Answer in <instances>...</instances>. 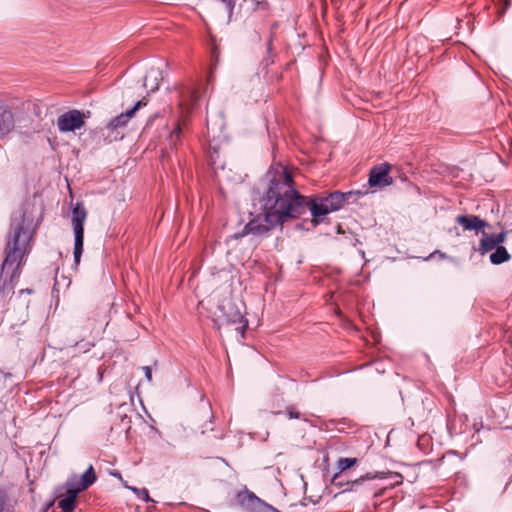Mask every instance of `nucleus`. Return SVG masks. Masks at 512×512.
Returning <instances> with one entry per match:
<instances>
[{"instance_id":"f257e3e1","label":"nucleus","mask_w":512,"mask_h":512,"mask_svg":"<svg viewBox=\"0 0 512 512\" xmlns=\"http://www.w3.org/2000/svg\"><path fill=\"white\" fill-rule=\"evenodd\" d=\"M38 228L29 204L24 205L19 217H14L5 237L4 259L0 266V304H8L22 273L27 257L32 251Z\"/></svg>"},{"instance_id":"f03ea898","label":"nucleus","mask_w":512,"mask_h":512,"mask_svg":"<svg viewBox=\"0 0 512 512\" xmlns=\"http://www.w3.org/2000/svg\"><path fill=\"white\" fill-rule=\"evenodd\" d=\"M268 187L260 202L264 210L262 216L250 220L241 232L234 235L236 239L252 234L263 236L276 226L283 225L289 219H296L303 210V206L295 198L290 201L287 193L293 190L285 183V176L276 177L274 167H271L267 174Z\"/></svg>"},{"instance_id":"7ed1b4c3","label":"nucleus","mask_w":512,"mask_h":512,"mask_svg":"<svg viewBox=\"0 0 512 512\" xmlns=\"http://www.w3.org/2000/svg\"><path fill=\"white\" fill-rule=\"evenodd\" d=\"M274 168L276 171V177L281 178V177L285 176L287 178V179H285V183L293 190L294 195H292V193H287L288 194L287 198L289 200H290V198L291 199L295 198L303 206V210H301V212L299 213V217L301 215H303L307 209H309L311 212L312 218H313L312 222L314 223V225H318L319 223H321L325 219V217L330 213L326 203H324L321 196L313 195V196L307 197V196L301 195L295 189L293 177L288 172V170L283 166H277Z\"/></svg>"},{"instance_id":"20e7f679","label":"nucleus","mask_w":512,"mask_h":512,"mask_svg":"<svg viewBox=\"0 0 512 512\" xmlns=\"http://www.w3.org/2000/svg\"><path fill=\"white\" fill-rule=\"evenodd\" d=\"M96 479V473L92 465L81 476L72 475L63 486L65 495H58V507L62 512H73L76 508L78 494L93 485Z\"/></svg>"},{"instance_id":"39448f33","label":"nucleus","mask_w":512,"mask_h":512,"mask_svg":"<svg viewBox=\"0 0 512 512\" xmlns=\"http://www.w3.org/2000/svg\"><path fill=\"white\" fill-rule=\"evenodd\" d=\"M213 321L218 328L222 326L236 325L235 330L244 337L248 328V320L242 314L241 309L231 298H224L216 307Z\"/></svg>"},{"instance_id":"423d86ee","label":"nucleus","mask_w":512,"mask_h":512,"mask_svg":"<svg viewBox=\"0 0 512 512\" xmlns=\"http://www.w3.org/2000/svg\"><path fill=\"white\" fill-rule=\"evenodd\" d=\"M87 218V211L82 202H77L72 211V225L74 232V262L80 263L84 245V223Z\"/></svg>"},{"instance_id":"0eeeda50","label":"nucleus","mask_w":512,"mask_h":512,"mask_svg":"<svg viewBox=\"0 0 512 512\" xmlns=\"http://www.w3.org/2000/svg\"><path fill=\"white\" fill-rule=\"evenodd\" d=\"M145 105L146 102L140 100L125 113H121L120 115L112 118L105 127L108 131L107 138H109L110 141L121 140L123 138V134L119 132V129L125 128L129 120L135 115L136 111Z\"/></svg>"},{"instance_id":"6e6552de","label":"nucleus","mask_w":512,"mask_h":512,"mask_svg":"<svg viewBox=\"0 0 512 512\" xmlns=\"http://www.w3.org/2000/svg\"><path fill=\"white\" fill-rule=\"evenodd\" d=\"M85 114L77 109H71L57 118V128L61 133L74 132L85 125Z\"/></svg>"},{"instance_id":"1a4fd4ad","label":"nucleus","mask_w":512,"mask_h":512,"mask_svg":"<svg viewBox=\"0 0 512 512\" xmlns=\"http://www.w3.org/2000/svg\"><path fill=\"white\" fill-rule=\"evenodd\" d=\"M237 501L245 512H269V509H272L270 504L257 497L247 488L238 492Z\"/></svg>"},{"instance_id":"9d476101","label":"nucleus","mask_w":512,"mask_h":512,"mask_svg":"<svg viewBox=\"0 0 512 512\" xmlns=\"http://www.w3.org/2000/svg\"><path fill=\"white\" fill-rule=\"evenodd\" d=\"M391 165L382 163L372 167L369 173L368 184L370 187L382 189L393 184V178L389 175Z\"/></svg>"},{"instance_id":"9b49d317","label":"nucleus","mask_w":512,"mask_h":512,"mask_svg":"<svg viewBox=\"0 0 512 512\" xmlns=\"http://www.w3.org/2000/svg\"><path fill=\"white\" fill-rule=\"evenodd\" d=\"M16 127L15 114L12 109L0 101V141L7 138Z\"/></svg>"},{"instance_id":"f8f14e48","label":"nucleus","mask_w":512,"mask_h":512,"mask_svg":"<svg viewBox=\"0 0 512 512\" xmlns=\"http://www.w3.org/2000/svg\"><path fill=\"white\" fill-rule=\"evenodd\" d=\"M354 194L362 195V192L350 191L347 193H342L340 191H334L332 193H329L326 196H321V198L323 199L324 203H326V205L329 209V212L331 213V212L338 211L339 209H341L343 207L345 201L347 199H349L350 197H352Z\"/></svg>"},{"instance_id":"ddd939ff","label":"nucleus","mask_w":512,"mask_h":512,"mask_svg":"<svg viewBox=\"0 0 512 512\" xmlns=\"http://www.w3.org/2000/svg\"><path fill=\"white\" fill-rule=\"evenodd\" d=\"M456 222L465 230L469 231H481L488 226V223L485 220H482L475 215H459L456 217Z\"/></svg>"},{"instance_id":"4468645a","label":"nucleus","mask_w":512,"mask_h":512,"mask_svg":"<svg viewBox=\"0 0 512 512\" xmlns=\"http://www.w3.org/2000/svg\"><path fill=\"white\" fill-rule=\"evenodd\" d=\"M383 475H384L383 472H377L375 474L366 473L365 475H362L359 478H356L353 480H347L346 481L347 487L344 488L341 491V493L359 491L360 487L364 484L365 481L376 479V478H383Z\"/></svg>"},{"instance_id":"2eb2a0df","label":"nucleus","mask_w":512,"mask_h":512,"mask_svg":"<svg viewBox=\"0 0 512 512\" xmlns=\"http://www.w3.org/2000/svg\"><path fill=\"white\" fill-rule=\"evenodd\" d=\"M496 247H498V244L496 243L494 234H487L484 232L479 244L480 253L483 255Z\"/></svg>"},{"instance_id":"dca6fc26","label":"nucleus","mask_w":512,"mask_h":512,"mask_svg":"<svg viewBox=\"0 0 512 512\" xmlns=\"http://www.w3.org/2000/svg\"><path fill=\"white\" fill-rule=\"evenodd\" d=\"M511 258L510 254L504 246H498L495 251L490 255V261L494 265L502 264Z\"/></svg>"},{"instance_id":"f3484780","label":"nucleus","mask_w":512,"mask_h":512,"mask_svg":"<svg viewBox=\"0 0 512 512\" xmlns=\"http://www.w3.org/2000/svg\"><path fill=\"white\" fill-rule=\"evenodd\" d=\"M160 72L155 69H150L144 78V86L149 87L150 91L158 89L159 83L157 82Z\"/></svg>"},{"instance_id":"a211bd4d","label":"nucleus","mask_w":512,"mask_h":512,"mask_svg":"<svg viewBox=\"0 0 512 512\" xmlns=\"http://www.w3.org/2000/svg\"><path fill=\"white\" fill-rule=\"evenodd\" d=\"M357 461V458H339L337 461L338 473L344 474V472L353 467Z\"/></svg>"},{"instance_id":"6ab92c4d","label":"nucleus","mask_w":512,"mask_h":512,"mask_svg":"<svg viewBox=\"0 0 512 512\" xmlns=\"http://www.w3.org/2000/svg\"><path fill=\"white\" fill-rule=\"evenodd\" d=\"M181 127L179 124L170 132L167 142L171 149L175 148L180 142Z\"/></svg>"},{"instance_id":"aec40b11","label":"nucleus","mask_w":512,"mask_h":512,"mask_svg":"<svg viewBox=\"0 0 512 512\" xmlns=\"http://www.w3.org/2000/svg\"><path fill=\"white\" fill-rule=\"evenodd\" d=\"M384 475H383V478H389L391 479V483L389 484L390 487H395V486H398L400 484H402L403 482V476L400 474V473H397V472H383Z\"/></svg>"},{"instance_id":"412c9836","label":"nucleus","mask_w":512,"mask_h":512,"mask_svg":"<svg viewBox=\"0 0 512 512\" xmlns=\"http://www.w3.org/2000/svg\"><path fill=\"white\" fill-rule=\"evenodd\" d=\"M346 481L347 480L343 479V474L336 472L332 476L330 483H331V485H333L335 487H339V488L345 487L346 488L347 487Z\"/></svg>"},{"instance_id":"4be33fe9","label":"nucleus","mask_w":512,"mask_h":512,"mask_svg":"<svg viewBox=\"0 0 512 512\" xmlns=\"http://www.w3.org/2000/svg\"><path fill=\"white\" fill-rule=\"evenodd\" d=\"M132 491L138 495L140 499H142L144 502H150L152 499L149 496V492L146 488H132Z\"/></svg>"},{"instance_id":"5701e85b","label":"nucleus","mask_w":512,"mask_h":512,"mask_svg":"<svg viewBox=\"0 0 512 512\" xmlns=\"http://www.w3.org/2000/svg\"><path fill=\"white\" fill-rule=\"evenodd\" d=\"M285 412L289 419H303L306 421V418L302 417L294 406H288Z\"/></svg>"},{"instance_id":"b1692460","label":"nucleus","mask_w":512,"mask_h":512,"mask_svg":"<svg viewBox=\"0 0 512 512\" xmlns=\"http://www.w3.org/2000/svg\"><path fill=\"white\" fill-rule=\"evenodd\" d=\"M506 237H507V233L505 231H502L499 234H494V238H495L496 243L498 244V246H501L500 244L505 242Z\"/></svg>"},{"instance_id":"393cba45","label":"nucleus","mask_w":512,"mask_h":512,"mask_svg":"<svg viewBox=\"0 0 512 512\" xmlns=\"http://www.w3.org/2000/svg\"><path fill=\"white\" fill-rule=\"evenodd\" d=\"M142 370H143V372L145 374V378L147 379V381L149 383H151L152 382V369H151V367L150 366H143Z\"/></svg>"},{"instance_id":"a878e982","label":"nucleus","mask_w":512,"mask_h":512,"mask_svg":"<svg viewBox=\"0 0 512 512\" xmlns=\"http://www.w3.org/2000/svg\"><path fill=\"white\" fill-rule=\"evenodd\" d=\"M187 94H189V97L191 98L192 101L197 100V92L195 90H188Z\"/></svg>"},{"instance_id":"bb28decb","label":"nucleus","mask_w":512,"mask_h":512,"mask_svg":"<svg viewBox=\"0 0 512 512\" xmlns=\"http://www.w3.org/2000/svg\"><path fill=\"white\" fill-rule=\"evenodd\" d=\"M5 505H6V498L4 496H0V512L4 511Z\"/></svg>"},{"instance_id":"cd10ccee","label":"nucleus","mask_w":512,"mask_h":512,"mask_svg":"<svg viewBox=\"0 0 512 512\" xmlns=\"http://www.w3.org/2000/svg\"><path fill=\"white\" fill-rule=\"evenodd\" d=\"M500 2H503V9L501 11V13H504L506 9H508V7L510 6V0H499Z\"/></svg>"},{"instance_id":"c85d7f7f","label":"nucleus","mask_w":512,"mask_h":512,"mask_svg":"<svg viewBox=\"0 0 512 512\" xmlns=\"http://www.w3.org/2000/svg\"><path fill=\"white\" fill-rule=\"evenodd\" d=\"M91 346H93L91 343L86 342L81 346V349H83L84 352H87L90 350Z\"/></svg>"},{"instance_id":"c756f323","label":"nucleus","mask_w":512,"mask_h":512,"mask_svg":"<svg viewBox=\"0 0 512 512\" xmlns=\"http://www.w3.org/2000/svg\"><path fill=\"white\" fill-rule=\"evenodd\" d=\"M33 293V290L32 289H29V288H26V289H21L19 291V295H23V294H32Z\"/></svg>"},{"instance_id":"7c9ffc66","label":"nucleus","mask_w":512,"mask_h":512,"mask_svg":"<svg viewBox=\"0 0 512 512\" xmlns=\"http://www.w3.org/2000/svg\"><path fill=\"white\" fill-rule=\"evenodd\" d=\"M269 512H281V511H279L278 509H276V508H274V507L272 506V509H269Z\"/></svg>"},{"instance_id":"2f4dec72","label":"nucleus","mask_w":512,"mask_h":512,"mask_svg":"<svg viewBox=\"0 0 512 512\" xmlns=\"http://www.w3.org/2000/svg\"><path fill=\"white\" fill-rule=\"evenodd\" d=\"M115 477L121 478V474L119 472L112 473Z\"/></svg>"}]
</instances>
